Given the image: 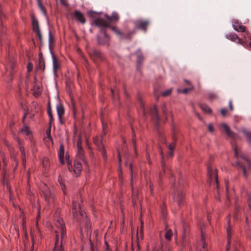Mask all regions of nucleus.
I'll return each mask as SVG.
<instances>
[{"instance_id":"f257e3e1","label":"nucleus","mask_w":251,"mask_h":251,"mask_svg":"<svg viewBox=\"0 0 251 251\" xmlns=\"http://www.w3.org/2000/svg\"><path fill=\"white\" fill-rule=\"evenodd\" d=\"M56 229H55V241L52 251H65L63 244L65 243L67 237L66 230L64 223L61 218H58L55 222Z\"/></svg>"},{"instance_id":"f03ea898","label":"nucleus","mask_w":251,"mask_h":251,"mask_svg":"<svg viewBox=\"0 0 251 251\" xmlns=\"http://www.w3.org/2000/svg\"><path fill=\"white\" fill-rule=\"evenodd\" d=\"M59 157L60 163L63 164L67 163V167L70 172L73 171L75 174L78 176L82 170L81 164L77 161H74V166H72L71 162L69 160V156L68 154L65 155L64 147L63 144L59 146Z\"/></svg>"},{"instance_id":"7ed1b4c3","label":"nucleus","mask_w":251,"mask_h":251,"mask_svg":"<svg viewBox=\"0 0 251 251\" xmlns=\"http://www.w3.org/2000/svg\"><path fill=\"white\" fill-rule=\"evenodd\" d=\"M234 152V155L237 158L238 161L233 164L237 168H241L244 173L245 177H247L246 169L251 170V161L247 156L241 153L240 150L235 145H232Z\"/></svg>"},{"instance_id":"20e7f679","label":"nucleus","mask_w":251,"mask_h":251,"mask_svg":"<svg viewBox=\"0 0 251 251\" xmlns=\"http://www.w3.org/2000/svg\"><path fill=\"white\" fill-rule=\"evenodd\" d=\"M42 190L46 201H47L48 203L53 202L55 197L53 194L50 191L48 186L44 183L42 186Z\"/></svg>"},{"instance_id":"39448f33","label":"nucleus","mask_w":251,"mask_h":251,"mask_svg":"<svg viewBox=\"0 0 251 251\" xmlns=\"http://www.w3.org/2000/svg\"><path fill=\"white\" fill-rule=\"evenodd\" d=\"M150 24L148 20H138L134 22L135 27L146 32Z\"/></svg>"},{"instance_id":"423d86ee","label":"nucleus","mask_w":251,"mask_h":251,"mask_svg":"<svg viewBox=\"0 0 251 251\" xmlns=\"http://www.w3.org/2000/svg\"><path fill=\"white\" fill-rule=\"evenodd\" d=\"M226 37L229 40L233 42H236L237 44H241L243 46H245L247 44L246 41L239 38L236 33H229Z\"/></svg>"},{"instance_id":"0eeeda50","label":"nucleus","mask_w":251,"mask_h":251,"mask_svg":"<svg viewBox=\"0 0 251 251\" xmlns=\"http://www.w3.org/2000/svg\"><path fill=\"white\" fill-rule=\"evenodd\" d=\"M72 213L74 216L79 219L78 215L83 217L84 213L80 210L79 203H75L74 201L72 203Z\"/></svg>"},{"instance_id":"6e6552de","label":"nucleus","mask_w":251,"mask_h":251,"mask_svg":"<svg viewBox=\"0 0 251 251\" xmlns=\"http://www.w3.org/2000/svg\"><path fill=\"white\" fill-rule=\"evenodd\" d=\"M207 173L210 181H215L218 184V173L216 169H213L211 167L207 168Z\"/></svg>"},{"instance_id":"1a4fd4ad","label":"nucleus","mask_w":251,"mask_h":251,"mask_svg":"<svg viewBox=\"0 0 251 251\" xmlns=\"http://www.w3.org/2000/svg\"><path fill=\"white\" fill-rule=\"evenodd\" d=\"M32 25L33 31L40 41L42 40V35L39 28L38 21L34 17L32 18Z\"/></svg>"},{"instance_id":"9d476101","label":"nucleus","mask_w":251,"mask_h":251,"mask_svg":"<svg viewBox=\"0 0 251 251\" xmlns=\"http://www.w3.org/2000/svg\"><path fill=\"white\" fill-rule=\"evenodd\" d=\"M100 32L103 34V37H98V43L102 45L108 44L110 41V37L106 34L105 30L101 29Z\"/></svg>"},{"instance_id":"9b49d317","label":"nucleus","mask_w":251,"mask_h":251,"mask_svg":"<svg viewBox=\"0 0 251 251\" xmlns=\"http://www.w3.org/2000/svg\"><path fill=\"white\" fill-rule=\"evenodd\" d=\"M232 26L233 29L238 32H246V27L239 22L238 20H233L232 21Z\"/></svg>"},{"instance_id":"f8f14e48","label":"nucleus","mask_w":251,"mask_h":251,"mask_svg":"<svg viewBox=\"0 0 251 251\" xmlns=\"http://www.w3.org/2000/svg\"><path fill=\"white\" fill-rule=\"evenodd\" d=\"M94 22L96 25L100 27L103 28L110 26V24L108 22L101 18H97L95 19Z\"/></svg>"},{"instance_id":"ddd939ff","label":"nucleus","mask_w":251,"mask_h":251,"mask_svg":"<svg viewBox=\"0 0 251 251\" xmlns=\"http://www.w3.org/2000/svg\"><path fill=\"white\" fill-rule=\"evenodd\" d=\"M221 126L223 128L226 135L229 137L234 139L236 137V135L233 131L231 130L229 127L225 123H222Z\"/></svg>"},{"instance_id":"4468645a","label":"nucleus","mask_w":251,"mask_h":251,"mask_svg":"<svg viewBox=\"0 0 251 251\" xmlns=\"http://www.w3.org/2000/svg\"><path fill=\"white\" fill-rule=\"evenodd\" d=\"M74 17L82 24H84L86 22L84 15L79 11L75 10L74 14Z\"/></svg>"},{"instance_id":"2eb2a0df","label":"nucleus","mask_w":251,"mask_h":251,"mask_svg":"<svg viewBox=\"0 0 251 251\" xmlns=\"http://www.w3.org/2000/svg\"><path fill=\"white\" fill-rule=\"evenodd\" d=\"M45 69V63L44 58L42 56V53L39 54L38 64L36 66V69L38 70H41L44 71Z\"/></svg>"},{"instance_id":"dca6fc26","label":"nucleus","mask_w":251,"mask_h":251,"mask_svg":"<svg viewBox=\"0 0 251 251\" xmlns=\"http://www.w3.org/2000/svg\"><path fill=\"white\" fill-rule=\"evenodd\" d=\"M17 141L18 142V143L19 145V147L20 151L22 154V158L23 162L24 164L25 161V149L23 146L22 141L18 138L17 139Z\"/></svg>"},{"instance_id":"f3484780","label":"nucleus","mask_w":251,"mask_h":251,"mask_svg":"<svg viewBox=\"0 0 251 251\" xmlns=\"http://www.w3.org/2000/svg\"><path fill=\"white\" fill-rule=\"evenodd\" d=\"M57 114L58 116L59 119L61 123L62 116L64 114V109L63 105L61 103H58L56 106Z\"/></svg>"},{"instance_id":"a211bd4d","label":"nucleus","mask_w":251,"mask_h":251,"mask_svg":"<svg viewBox=\"0 0 251 251\" xmlns=\"http://www.w3.org/2000/svg\"><path fill=\"white\" fill-rule=\"evenodd\" d=\"M77 151L76 153V157L77 158L82 160L84 162H86L85 156L84 153V151L82 148H77Z\"/></svg>"},{"instance_id":"6ab92c4d","label":"nucleus","mask_w":251,"mask_h":251,"mask_svg":"<svg viewBox=\"0 0 251 251\" xmlns=\"http://www.w3.org/2000/svg\"><path fill=\"white\" fill-rule=\"evenodd\" d=\"M230 220H228V225H229ZM226 233L227 236V244L226 247V251H229V244L230 242V240L231 237V226L230 225H228V227L226 228Z\"/></svg>"},{"instance_id":"aec40b11","label":"nucleus","mask_w":251,"mask_h":251,"mask_svg":"<svg viewBox=\"0 0 251 251\" xmlns=\"http://www.w3.org/2000/svg\"><path fill=\"white\" fill-rule=\"evenodd\" d=\"M131 164H130V170H131V176H132V170L131 169ZM130 182H131V188H132V199H133V202L134 203H135L136 202V200L137 199V195L136 194V192H135L134 191V190H133V181H132V176H131V180H130Z\"/></svg>"},{"instance_id":"412c9836","label":"nucleus","mask_w":251,"mask_h":251,"mask_svg":"<svg viewBox=\"0 0 251 251\" xmlns=\"http://www.w3.org/2000/svg\"><path fill=\"white\" fill-rule=\"evenodd\" d=\"M75 143L76 145L77 148H82V138L81 134L75 136Z\"/></svg>"},{"instance_id":"4be33fe9","label":"nucleus","mask_w":251,"mask_h":251,"mask_svg":"<svg viewBox=\"0 0 251 251\" xmlns=\"http://www.w3.org/2000/svg\"><path fill=\"white\" fill-rule=\"evenodd\" d=\"M183 199V195L182 192H178L176 197L174 198L175 201H176L179 206H180L182 204Z\"/></svg>"},{"instance_id":"5701e85b","label":"nucleus","mask_w":251,"mask_h":251,"mask_svg":"<svg viewBox=\"0 0 251 251\" xmlns=\"http://www.w3.org/2000/svg\"><path fill=\"white\" fill-rule=\"evenodd\" d=\"M53 69L54 73H56L59 69V65L57 59L54 55H52Z\"/></svg>"},{"instance_id":"b1692460","label":"nucleus","mask_w":251,"mask_h":251,"mask_svg":"<svg viewBox=\"0 0 251 251\" xmlns=\"http://www.w3.org/2000/svg\"><path fill=\"white\" fill-rule=\"evenodd\" d=\"M43 167L46 170L49 169L50 166V162L49 159L47 157H44L42 158Z\"/></svg>"},{"instance_id":"393cba45","label":"nucleus","mask_w":251,"mask_h":251,"mask_svg":"<svg viewBox=\"0 0 251 251\" xmlns=\"http://www.w3.org/2000/svg\"><path fill=\"white\" fill-rule=\"evenodd\" d=\"M90 55L92 57H94L97 58H100V59H102V53L98 50H93L90 53Z\"/></svg>"},{"instance_id":"a878e982","label":"nucleus","mask_w":251,"mask_h":251,"mask_svg":"<svg viewBox=\"0 0 251 251\" xmlns=\"http://www.w3.org/2000/svg\"><path fill=\"white\" fill-rule=\"evenodd\" d=\"M200 106L201 110L206 113L211 114L212 113V110L211 108L206 104H200Z\"/></svg>"},{"instance_id":"bb28decb","label":"nucleus","mask_w":251,"mask_h":251,"mask_svg":"<svg viewBox=\"0 0 251 251\" xmlns=\"http://www.w3.org/2000/svg\"><path fill=\"white\" fill-rule=\"evenodd\" d=\"M242 132L246 137L247 141L249 143H251V132L248 131L246 129H243Z\"/></svg>"},{"instance_id":"cd10ccee","label":"nucleus","mask_w":251,"mask_h":251,"mask_svg":"<svg viewBox=\"0 0 251 251\" xmlns=\"http://www.w3.org/2000/svg\"><path fill=\"white\" fill-rule=\"evenodd\" d=\"M58 182L59 183H60V185H61V189L63 191V193L64 195H66V187H65V185L64 184V181H63V180L62 178V177L61 176H58Z\"/></svg>"},{"instance_id":"c85d7f7f","label":"nucleus","mask_w":251,"mask_h":251,"mask_svg":"<svg viewBox=\"0 0 251 251\" xmlns=\"http://www.w3.org/2000/svg\"><path fill=\"white\" fill-rule=\"evenodd\" d=\"M173 231L171 229H167L165 234V238L167 240L170 241L173 236Z\"/></svg>"},{"instance_id":"c756f323","label":"nucleus","mask_w":251,"mask_h":251,"mask_svg":"<svg viewBox=\"0 0 251 251\" xmlns=\"http://www.w3.org/2000/svg\"><path fill=\"white\" fill-rule=\"evenodd\" d=\"M193 89H194L193 86H190L189 88H185L184 89H177V92L179 93L187 94V93H188V92L191 91L192 90H193Z\"/></svg>"},{"instance_id":"7c9ffc66","label":"nucleus","mask_w":251,"mask_h":251,"mask_svg":"<svg viewBox=\"0 0 251 251\" xmlns=\"http://www.w3.org/2000/svg\"><path fill=\"white\" fill-rule=\"evenodd\" d=\"M111 29L117 35L120 36V37H122L124 35V33L121 32L120 30L118 29L115 26H110Z\"/></svg>"},{"instance_id":"2f4dec72","label":"nucleus","mask_w":251,"mask_h":251,"mask_svg":"<svg viewBox=\"0 0 251 251\" xmlns=\"http://www.w3.org/2000/svg\"><path fill=\"white\" fill-rule=\"evenodd\" d=\"M93 141L94 144L97 145L100 149L103 148V145L101 144V141H99L97 138H94L93 139Z\"/></svg>"},{"instance_id":"473e14b6","label":"nucleus","mask_w":251,"mask_h":251,"mask_svg":"<svg viewBox=\"0 0 251 251\" xmlns=\"http://www.w3.org/2000/svg\"><path fill=\"white\" fill-rule=\"evenodd\" d=\"M21 132L26 136H28L30 134V131L28 126H24L21 130Z\"/></svg>"},{"instance_id":"72a5a7b5","label":"nucleus","mask_w":251,"mask_h":251,"mask_svg":"<svg viewBox=\"0 0 251 251\" xmlns=\"http://www.w3.org/2000/svg\"><path fill=\"white\" fill-rule=\"evenodd\" d=\"M112 22L118 21L119 19V16L117 13L114 12L112 13L111 15Z\"/></svg>"},{"instance_id":"f704fd0d","label":"nucleus","mask_w":251,"mask_h":251,"mask_svg":"<svg viewBox=\"0 0 251 251\" xmlns=\"http://www.w3.org/2000/svg\"><path fill=\"white\" fill-rule=\"evenodd\" d=\"M48 114L50 118V124H51L53 121V115L52 114L51 110L50 107L48 109Z\"/></svg>"},{"instance_id":"c9c22d12","label":"nucleus","mask_w":251,"mask_h":251,"mask_svg":"<svg viewBox=\"0 0 251 251\" xmlns=\"http://www.w3.org/2000/svg\"><path fill=\"white\" fill-rule=\"evenodd\" d=\"M172 88L165 90L162 93L161 95L163 97L169 96L172 93Z\"/></svg>"},{"instance_id":"e433bc0d","label":"nucleus","mask_w":251,"mask_h":251,"mask_svg":"<svg viewBox=\"0 0 251 251\" xmlns=\"http://www.w3.org/2000/svg\"><path fill=\"white\" fill-rule=\"evenodd\" d=\"M208 99L211 100H215L216 99H217V96L216 94L215 93H210L209 94H208Z\"/></svg>"},{"instance_id":"4c0bfd02","label":"nucleus","mask_w":251,"mask_h":251,"mask_svg":"<svg viewBox=\"0 0 251 251\" xmlns=\"http://www.w3.org/2000/svg\"><path fill=\"white\" fill-rule=\"evenodd\" d=\"M245 32V35L244 36L245 41L246 39H251V34L249 31H246Z\"/></svg>"},{"instance_id":"58836bf2","label":"nucleus","mask_w":251,"mask_h":251,"mask_svg":"<svg viewBox=\"0 0 251 251\" xmlns=\"http://www.w3.org/2000/svg\"><path fill=\"white\" fill-rule=\"evenodd\" d=\"M26 68L27 72H30L33 69V64L31 62H28Z\"/></svg>"},{"instance_id":"ea45409f","label":"nucleus","mask_w":251,"mask_h":251,"mask_svg":"<svg viewBox=\"0 0 251 251\" xmlns=\"http://www.w3.org/2000/svg\"><path fill=\"white\" fill-rule=\"evenodd\" d=\"M104 245L105 246V251H112V250L110 248L109 245L107 241H105Z\"/></svg>"},{"instance_id":"a19ab883","label":"nucleus","mask_w":251,"mask_h":251,"mask_svg":"<svg viewBox=\"0 0 251 251\" xmlns=\"http://www.w3.org/2000/svg\"><path fill=\"white\" fill-rule=\"evenodd\" d=\"M227 111L225 108H223L221 109V113L222 115L224 117L226 116L227 114Z\"/></svg>"},{"instance_id":"79ce46f5","label":"nucleus","mask_w":251,"mask_h":251,"mask_svg":"<svg viewBox=\"0 0 251 251\" xmlns=\"http://www.w3.org/2000/svg\"><path fill=\"white\" fill-rule=\"evenodd\" d=\"M104 17L107 19V22H108L109 24H110V22H112L111 16H109L107 14H105Z\"/></svg>"},{"instance_id":"37998d69","label":"nucleus","mask_w":251,"mask_h":251,"mask_svg":"<svg viewBox=\"0 0 251 251\" xmlns=\"http://www.w3.org/2000/svg\"><path fill=\"white\" fill-rule=\"evenodd\" d=\"M208 130L211 132H213L214 131V128L212 124H209L208 125Z\"/></svg>"},{"instance_id":"c03bdc74","label":"nucleus","mask_w":251,"mask_h":251,"mask_svg":"<svg viewBox=\"0 0 251 251\" xmlns=\"http://www.w3.org/2000/svg\"><path fill=\"white\" fill-rule=\"evenodd\" d=\"M60 1L62 5L66 6L68 5L67 0H60Z\"/></svg>"},{"instance_id":"a18cd8bd","label":"nucleus","mask_w":251,"mask_h":251,"mask_svg":"<svg viewBox=\"0 0 251 251\" xmlns=\"http://www.w3.org/2000/svg\"><path fill=\"white\" fill-rule=\"evenodd\" d=\"M204 236H203V234L202 233V232L201 233V239H202V248L203 249H205V247H206V244L204 242Z\"/></svg>"},{"instance_id":"49530a36","label":"nucleus","mask_w":251,"mask_h":251,"mask_svg":"<svg viewBox=\"0 0 251 251\" xmlns=\"http://www.w3.org/2000/svg\"><path fill=\"white\" fill-rule=\"evenodd\" d=\"M229 108L231 111H233V107L232 103V101L230 100L229 101Z\"/></svg>"},{"instance_id":"de8ad7c7","label":"nucleus","mask_w":251,"mask_h":251,"mask_svg":"<svg viewBox=\"0 0 251 251\" xmlns=\"http://www.w3.org/2000/svg\"><path fill=\"white\" fill-rule=\"evenodd\" d=\"M175 146L174 144H170L168 146L169 149L170 150V151H172L174 150V149H175Z\"/></svg>"},{"instance_id":"09e8293b","label":"nucleus","mask_w":251,"mask_h":251,"mask_svg":"<svg viewBox=\"0 0 251 251\" xmlns=\"http://www.w3.org/2000/svg\"><path fill=\"white\" fill-rule=\"evenodd\" d=\"M162 110L164 114H165L166 112V110H167L165 104H163L162 105Z\"/></svg>"},{"instance_id":"8fccbe9b","label":"nucleus","mask_w":251,"mask_h":251,"mask_svg":"<svg viewBox=\"0 0 251 251\" xmlns=\"http://www.w3.org/2000/svg\"><path fill=\"white\" fill-rule=\"evenodd\" d=\"M157 107L155 106H154V111L155 113H157ZM156 119H157V121L159 120V117L157 115V113H156Z\"/></svg>"},{"instance_id":"3c124183","label":"nucleus","mask_w":251,"mask_h":251,"mask_svg":"<svg viewBox=\"0 0 251 251\" xmlns=\"http://www.w3.org/2000/svg\"><path fill=\"white\" fill-rule=\"evenodd\" d=\"M40 8L44 13H46V10L43 6L40 7Z\"/></svg>"},{"instance_id":"603ef678","label":"nucleus","mask_w":251,"mask_h":251,"mask_svg":"<svg viewBox=\"0 0 251 251\" xmlns=\"http://www.w3.org/2000/svg\"><path fill=\"white\" fill-rule=\"evenodd\" d=\"M184 81L187 83L188 84H189L190 85V87L192 86V85L191 84V83H190V81H189L188 80H186V79H185L184 80Z\"/></svg>"},{"instance_id":"864d4df0","label":"nucleus","mask_w":251,"mask_h":251,"mask_svg":"<svg viewBox=\"0 0 251 251\" xmlns=\"http://www.w3.org/2000/svg\"><path fill=\"white\" fill-rule=\"evenodd\" d=\"M135 134H132V139H133V143L135 144ZM134 146H135V145H134ZM136 147H135V148Z\"/></svg>"},{"instance_id":"5fc2aeb1","label":"nucleus","mask_w":251,"mask_h":251,"mask_svg":"<svg viewBox=\"0 0 251 251\" xmlns=\"http://www.w3.org/2000/svg\"><path fill=\"white\" fill-rule=\"evenodd\" d=\"M38 5H39V7H40L43 6L42 3H41V1L40 0H38Z\"/></svg>"},{"instance_id":"6e6d98bb","label":"nucleus","mask_w":251,"mask_h":251,"mask_svg":"<svg viewBox=\"0 0 251 251\" xmlns=\"http://www.w3.org/2000/svg\"><path fill=\"white\" fill-rule=\"evenodd\" d=\"M52 39V35L50 32H49V40L51 42Z\"/></svg>"},{"instance_id":"4d7b16f0","label":"nucleus","mask_w":251,"mask_h":251,"mask_svg":"<svg viewBox=\"0 0 251 251\" xmlns=\"http://www.w3.org/2000/svg\"><path fill=\"white\" fill-rule=\"evenodd\" d=\"M102 127H103V132H104L103 134L104 135L105 134V129L104 125L103 122H102Z\"/></svg>"},{"instance_id":"13d9d810","label":"nucleus","mask_w":251,"mask_h":251,"mask_svg":"<svg viewBox=\"0 0 251 251\" xmlns=\"http://www.w3.org/2000/svg\"><path fill=\"white\" fill-rule=\"evenodd\" d=\"M169 154L170 155L171 157H172L174 155L173 154V151H170L169 152Z\"/></svg>"},{"instance_id":"bf43d9fd","label":"nucleus","mask_w":251,"mask_h":251,"mask_svg":"<svg viewBox=\"0 0 251 251\" xmlns=\"http://www.w3.org/2000/svg\"><path fill=\"white\" fill-rule=\"evenodd\" d=\"M48 138L49 139H50V140L52 141V137H51V136L50 135V134L48 135Z\"/></svg>"},{"instance_id":"052dcab7","label":"nucleus","mask_w":251,"mask_h":251,"mask_svg":"<svg viewBox=\"0 0 251 251\" xmlns=\"http://www.w3.org/2000/svg\"><path fill=\"white\" fill-rule=\"evenodd\" d=\"M160 155L162 156V158H163L164 156H163V151H160Z\"/></svg>"},{"instance_id":"680f3d73","label":"nucleus","mask_w":251,"mask_h":251,"mask_svg":"<svg viewBox=\"0 0 251 251\" xmlns=\"http://www.w3.org/2000/svg\"><path fill=\"white\" fill-rule=\"evenodd\" d=\"M143 222H141V231H142V230H143Z\"/></svg>"},{"instance_id":"e2e57ef3","label":"nucleus","mask_w":251,"mask_h":251,"mask_svg":"<svg viewBox=\"0 0 251 251\" xmlns=\"http://www.w3.org/2000/svg\"><path fill=\"white\" fill-rule=\"evenodd\" d=\"M118 156H119V162H121V156H120V154H118Z\"/></svg>"},{"instance_id":"0e129e2a","label":"nucleus","mask_w":251,"mask_h":251,"mask_svg":"<svg viewBox=\"0 0 251 251\" xmlns=\"http://www.w3.org/2000/svg\"><path fill=\"white\" fill-rule=\"evenodd\" d=\"M162 167L163 168V169H164V164L163 160L162 161Z\"/></svg>"},{"instance_id":"69168bd1","label":"nucleus","mask_w":251,"mask_h":251,"mask_svg":"<svg viewBox=\"0 0 251 251\" xmlns=\"http://www.w3.org/2000/svg\"><path fill=\"white\" fill-rule=\"evenodd\" d=\"M150 190H151V192H152V191H153V188L151 185H150Z\"/></svg>"},{"instance_id":"338daca9","label":"nucleus","mask_w":251,"mask_h":251,"mask_svg":"<svg viewBox=\"0 0 251 251\" xmlns=\"http://www.w3.org/2000/svg\"><path fill=\"white\" fill-rule=\"evenodd\" d=\"M2 15H3V14L2 13V12L0 10V18H1Z\"/></svg>"},{"instance_id":"774afa93","label":"nucleus","mask_w":251,"mask_h":251,"mask_svg":"<svg viewBox=\"0 0 251 251\" xmlns=\"http://www.w3.org/2000/svg\"><path fill=\"white\" fill-rule=\"evenodd\" d=\"M102 154H103V155L104 156L105 155V152L104 151H102Z\"/></svg>"}]
</instances>
